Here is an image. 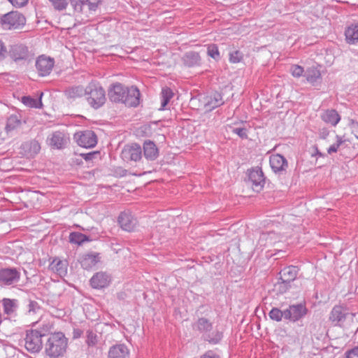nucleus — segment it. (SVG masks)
Wrapping results in <instances>:
<instances>
[{
	"label": "nucleus",
	"instance_id": "obj_1",
	"mask_svg": "<svg viewBox=\"0 0 358 358\" xmlns=\"http://www.w3.org/2000/svg\"><path fill=\"white\" fill-rule=\"evenodd\" d=\"M67 343L68 340L63 333L52 334L45 343V352L50 358H58L65 353Z\"/></svg>",
	"mask_w": 358,
	"mask_h": 358
},
{
	"label": "nucleus",
	"instance_id": "obj_2",
	"mask_svg": "<svg viewBox=\"0 0 358 358\" xmlns=\"http://www.w3.org/2000/svg\"><path fill=\"white\" fill-rule=\"evenodd\" d=\"M88 104L94 109H98L106 103V92L98 83L91 82L86 87L85 95Z\"/></svg>",
	"mask_w": 358,
	"mask_h": 358
},
{
	"label": "nucleus",
	"instance_id": "obj_3",
	"mask_svg": "<svg viewBox=\"0 0 358 358\" xmlns=\"http://www.w3.org/2000/svg\"><path fill=\"white\" fill-rule=\"evenodd\" d=\"M21 279L20 269L15 267L0 268V287H15Z\"/></svg>",
	"mask_w": 358,
	"mask_h": 358
},
{
	"label": "nucleus",
	"instance_id": "obj_4",
	"mask_svg": "<svg viewBox=\"0 0 358 358\" xmlns=\"http://www.w3.org/2000/svg\"><path fill=\"white\" fill-rule=\"evenodd\" d=\"M24 347L31 353L38 352L43 347L42 336L37 329L26 331Z\"/></svg>",
	"mask_w": 358,
	"mask_h": 358
},
{
	"label": "nucleus",
	"instance_id": "obj_5",
	"mask_svg": "<svg viewBox=\"0 0 358 358\" xmlns=\"http://www.w3.org/2000/svg\"><path fill=\"white\" fill-rule=\"evenodd\" d=\"M26 19L17 11H12L1 17V23L5 29H18L25 24Z\"/></svg>",
	"mask_w": 358,
	"mask_h": 358
},
{
	"label": "nucleus",
	"instance_id": "obj_6",
	"mask_svg": "<svg viewBox=\"0 0 358 358\" xmlns=\"http://www.w3.org/2000/svg\"><path fill=\"white\" fill-rule=\"evenodd\" d=\"M298 271L297 267L294 266H287L280 271L279 279L280 282L278 285L281 292H285L289 289L290 283L296 279Z\"/></svg>",
	"mask_w": 358,
	"mask_h": 358
},
{
	"label": "nucleus",
	"instance_id": "obj_7",
	"mask_svg": "<svg viewBox=\"0 0 358 358\" xmlns=\"http://www.w3.org/2000/svg\"><path fill=\"white\" fill-rule=\"evenodd\" d=\"M74 139L83 148H94L97 143V137L93 131L85 130L74 134Z\"/></svg>",
	"mask_w": 358,
	"mask_h": 358
},
{
	"label": "nucleus",
	"instance_id": "obj_8",
	"mask_svg": "<svg viewBox=\"0 0 358 358\" xmlns=\"http://www.w3.org/2000/svg\"><path fill=\"white\" fill-rule=\"evenodd\" d=\"M248 176L254 190L260 191L265 184V178L261 168L255 167L249 169Z\"/></svg>",
	"mask_w": 358,
	"mask_h": 358
},
{
	"label": "nucleus",
	"instance_id": "obj_9",
	"mask_svg": "<svg viewBox=\"0 0 358 358\" xmlns=\"http://www.w3.org/2000/svg\"><path fill=\"white\" fill-rule=\"evenodd\" d=\"M69 137L64 132L57 131L53 132L47 139L48 145L54 149H63L69 143Z\"/></svg>",
	"mask_w": 358,
	"mask_h": 358
},
{
	"label": "nucleus",
	"instance_id": "obj_10",
	"mask_svg": "<svg viewBox=\"0 0 358 358\" xmlns=\"http://www.w3.org/2000/svg\"><path fill=\"white\" fill-rule=\"evenodd\" d=\"M306 307L302 303L289 306L284 310L285 319L292 322H296L305 316L307 313Z\"/></svg>",
	"mask_w": 358,
	"mask_h": 358
},
{
	"label": "nucleus",
	"instance_id": "obj_11",
	"mask_svg": "<svg viewBox=\"0 0 358 358\" xmlns=\"http://www.w3.org/2000/svg\"><path fill=\"white\" fill-rule=\"evenodd\" d=\"M55 64V61L50 57L39 56L36 61V68L41 76H46L50 73Z\"/></svg>",
	"mask_w": 358,
	"mask_h": 358
},
{
	"label": "nucleus",
	"instance_id": "obj_12",
	"mask_svg": "<svg viewBox=\"0 0 358 358\" xmlns=\"http://www.w3.org/2000/svg\"><path fill=\"white\" fill-rule=\"evenodd\" d=\"M128 87L120 83L113 84L108 90V97L112 102L122 103Z\"/></svg>",
	"mask_w": 358,
	"mask_h": 358
},
{
	"label": "nucleus",
	"instance_id": "obj_13",
	"mask_svg": "<svg viewBox=\"0 0 358 358\" xmlns=\"http://www.w3.org/2000/svg\"><path fill=\"white\" fill-rule=\"evenodd\" d=\"M110 281V275L108 273L103 271L96 273L90 280L92 287L97 289L108 287Z\"/></svg>",
	"mask_w": 358,
	"mask_h": 358
},
{
	"label": "nucleus",
	"instance_id": "obj_14",
	"mask_svg": "<svg viewBox=\"0 0 358 358\" xmlns=\"http://www.w3.org/2000/svg\"><path fill=\"white\" fill-rule=\"evenodd\" d=\"M141 100V92L134 86L127 88L122 103L129 107H136L139 105Z\"/></svg>",
	"mask_w": 358,
	"mask_h": 358
},
{
	"label": "nucleus",
	"instance_id": "obj_15",
	"mask_svg": "<svg viewBox=\"0 0 358 358\" xmlns=\"http://www.w3.org/2000/svg\"><path fill=\"white\" fill-rule=\"evenodd\" d=\"M118 222L121 228L127 231H133L136 224L137 220L129 211H124L118 217Z\"/></svg>",
	"mask_w": 358,
	"mask_h": 358
},
{
	"label": "nucleus",
	"instance_id": "obj_16",
	"mask_svg": "<svg viewBox=\"0 0 358 358\" xmlns=\"http://www.w3.org/2000/svg\"><path fill=\"white\" fill-rule=\"evenodd\" d=\"M348 314V313L343 306H335L329 314V319L334 326L341 327L345 321Z\"/></svg>",
	"mask_w": 358,
	"mask_h": 358
},
{
	"label": "nucleus",
	"instance_id": "obj_17",
	"mask_svg": "<svg viewBox=\"0 0 358 358\" xmlns=\"http://www.w3.org/2000/svg\"><path fill=\"white\" fill-rule=\"evenodd\" d=\"M101 259L100 254L97 252H91L84 254L80 257L81 266L85 270H90L95 266Z\"/></svg>",
	"mask_w": 358,
	"mask_h": 358
},
{
	"label": "nucleus",
	"instance_id": "obj_18",
	"mask_svg": "<svg viewBox=\"0 0 358 358\" xmlns=\"http://www.w3.org/2000/svg\"><path fill=\"white\" fill-rule=\"evenodd\" d=\"M192 328L194 330L199 331L201 334L202 338L206 334L213 330V324L206 317H199L193 324Z\"/></svg>",
	"mask_w": 358,
	"mask_h": 358
},
{
	"label": "nucleus",
	"instance_id": "obj_19",
	"mask_svg": "<svg viewBox=\"0 0 358 358\" xmlns=\"http://www.w3.org/2000/svg\"><path fill=\"white\" fill-rule=\"evenodd\" d=\"M224 103L222 96L219 92H214L210 96H207L204 100V108L206 110H212Z\"/></svg>",
	"mask_w": 358,
	"mask_h": 358
},
{
	"label": "nucleus",
	"instance_id": "obj_20",
	"mask_svg": "<svg viewBox=\"0 0 358 358\" xmlns=\"http://www.w3.org/2000/svg\"><path fill=\"white\" fill-rule=\"evenodd\" d=\"M20 150V153L22 155L32 157L39 153L41 150V145L35 140L27 141L21 145Z\"/></svg>",
	"mask_w": 358,
	"mask_h": 358
},
{
	"label": "nucleus",
	"instance_id": "obj_21",
	"mask_svg": "<svg viewBox=\"0 0 358 358\" xmlns=\"http://www.w3.org/2000/svg\"><path fill=\"white\" fill-rule=\"evenodd\" d=\"M181 60L183 64L187 67L199 66L201 64L199 54L194 51H189L185 53Z\"/></svg>",
	"mask_w": 358,
	"mask_h": 358
},
{
	"label": "nucleus",
	"instance_id": "obj_22",
	"mask_svg": "<svg viewBox=\"0 0 358 358\" xmlns=\"http://www.w3.org/2000/svg\"><path fill=\"white\" fill-rule=\"evenodd\" d=\"M321 119L327 124L336 127L341 120V116L334 109L324 110L320 115Z\"/></svg>",
	"mask_w": 358,
	"mask_h": 358
},
{
	"label": "nucleus",
	"instance_id": "obj_23",
	"mask_svg": "<svg viewBox=\"0 0 358 358\" xmlns=\"http://www.w3.org/2000/svg\"><path fill=\"white\" fill-rule=\"evenodd\" d=\"M67 262L59 258H55L49 265V269L60 277L67 273Z\"/></svg>",
	"mask_w": 358,
	"mask_h": 358
},
{
	"label": "nucleus",
	"instance_id": "obj_24",
	"mask_svg": "<svg viewBox=\"0 0 358 358\" xmlns=\"http://www.w3.org/2000/svg\"><path fill=\"white\" fill-rule=\"evenodd\" d=\"M27 53V48L22 44L13 45L10 47L9 50L10 57L15 61L26 59Z\"/></svg>",
	"mask_w": 358,
	"mask_h": 358
},
{
	"label": "nucleus",
	"instance_id": "obj_25",
	"mask_svg": "<svg viewBox=\"0 0 358 358\" xmlns=\"http://www.w3.org/2000/svg\"><path fill=\"white\" fill-rule=\"evenodd\" d=\"M129 356V350L124 344L114 345L110 348L108 351V358H127Z\"/></svg>",
	"mask_w": 358,
	"mask_h": 358
},
{
	"label": "nucleus",
	"instance_id": "obj_26",
	"mask_svg": "<svg viewBox=\"0 0 358 358\" xmlns=\"http://www.w3.org/2000/svg\"><path fill=\"white\" fill-rule=\"evenodd\" d=\"M345 41L348 44H358V23L352 24L345 31Z\"/></svg>",
	"mask_w": 358,
	"mask_h": 358
},
{
	"label": "nucleus",
	"instance_id": "obj_27",
	"mask_svg": "<svg viewBox=\"0 0 358 358\" xmlns=\"http://www.w3.org/2000/svg\"><path fill=\"white\" fill-rule=\"evenodd\" d=\"M36 324H38V328L36 329L42 337L48 334L53 327L52 321L45 317H41Z\"/></svg>",
	"mask_w": 358,
	"mask_h": 358
},
{
	"label": "nucleus",
	"instance_id": "obj_28",
	"mask_svg": "<svg viewBox=\"0 0 358 358\" xmlns=\"http://www.w3.org/2000/svg\"><path fill=\"white\" fill-rule=\"evenodd\" d=\"M269 162L272 170L275 173L283 171L288 166L286 158H269Z\"/></svg>",
	"mask_w": 358,
	"mask_h": 358
},
{
	"label": "nucleus",
	"instance_id": "obj_29",
	"mask_svg": "<svg viewBox=\"0 0 358 358\" xmlns=\"http://www.w3.org/2000/svg\"><path fill=\"white\" fill-rule=\"evenodd\" d=\"M86 87L74 86L66 89L64 92L65 96L70 99H76L85 95Z\"/></svg>",
	"mask_w": 358,
	"mask_h": 358
},
{
	"label": "nucleus",
	"instance_id": "obj_30",
	"mask_svg": "<svg viewBox=\"0 0 358 358\" xmlns=\"http://www.w3.org/2000/svg\"><path fill=\"white\" fill-rule=\"evenodd\" d=\"M122 157H141V147L137 143L126 145L122 152Z\"/></svg>",
	"mask_w": 358,
	"mask_h": 358
},
{
	"label": "nucleus",
	"instance_id": "obj_31",
	"mask_svg": "<svg viewBox=\"0 0 358 358\" xmlns=\"http://www.w3.org/2000/svg\"><path fill=\"white\" fill-rule=\"evenodd\" d=\"M223 337V333L217 329L211 330L206 334L203 338V341L210 344L216 345L219 343Z\"/></svg>",
	"mask_w": 358,
	"mask_h": 358
},
{
	"label": "nucleus",
	"instance_id": "obj_32",
	"mask_svg": "<svg viewBox=\"0 0 358 358\" xmlns=\"http://www.w3.org/2000/svg\"><path fill=\"white\" fill-rule=\"evenodd\" d=\"M2 305L4 313L10 315L16 311L18 306V301L17 299L5 298L2 300Z\"/></svg>",
	"mask_w": 358,
	"mask_h": 358
},
{
	"label": "nucleus",
	"instance_id": "obj_33",
	"mask_svg": "<svg viewBox=\"0 0 358 358\" xmlns=\"http://www.w3.org/2000/svg\"><path fill=\"white\" fill-rule=\"evenodd\" d=\"M145 157H155L158 155V149L153 141H145L143 143Z\"/></svg>",
	"mask_w": 358,
	"mask_h": 358
},
{
	"label": "nucleus",
	"instance_id": "obj_34",
	"mask_svg": "<svg viewBox=\"0 0 358 358\" xmlns=\"http://www.w3.org/2000/svg\"><path fill=\"white\" fill-rule=\"evenodd\" d=\"M90 238L80 232H71L69 235V241L71 243L81 245L84 242L90 241Z\"/></svg>",
	"mask_w": 358,
	"mask_h": 358
},
{
	"label": "nucleus",
	"instance_id": "obj_35",
	"mask_svg": "<svg viewBox=\"0 0 358 358\" xmlns=\"http://www.w3.org/2000/svg\"><path fill=\"white\" fill-rule=\"evenodd\" d=\"M43 96V93L41 94V96L38 99H34L29 96H24L22 98V102L27 106L31 108H38L42 106L41 96Z\"/></svg>",
	"mask_w": 358,
	"mask_h": 358
},
{
	"label": "nucleus",
	"instance_id": "obj_36",
	"mask_svg": "<svg viewBox=\"0 0 358 358\" xmlns=\"http://www.w3.org/2000/svg\"><path fill=\"white\" fill-rule=\"evenodd\" d=\"M21 124V121L19 119L18 116L16 115H11L7 119V122L6 125V130L7 131H10L14 130L17 127H18Z\"/></svg>",
	"mask_w": 358,
	"mask_h": 358
},
{
	"label": "nucleus",
	"instance_id": "obj_37",
	"mask_svg": "<svg viewBox=\"0 0 358 358\" xmlns=\"http://www.w3.org/2000/svg\"><path fill=\"white\" fill-rule=\"evenodd\" d=\"M161 96H162L161 108H162V109H164V107L169 102L170 99L173 97V93L170 88L166 87V88L162 89Z\"/></svg>",
	"mask_w": 358,
	"mask_h": 358
},
{
	"label": "nucleus",
	"instance_id": "obj_38",
	"mask_svg": "<svg viewBox=\"0 0 358 358\" xmlns=\"http://www.w3.org/2000/svg\"><path fill=\"white\" fill-rule=\"evenodd\" d=\"M304 76L306 78L307 81L309 83H315L320 78V72L314 68L308 69Z\"/></svg>",
	"mask_w": 358,
	"mask_h": 358
},
{
	"label": "nucleus",
	"instance_id": "obj_39",
	"mask_svg": "<svg viewBox=\"0 0 358 358\" xmlns=\"http://www.w3.org/2000/svg\"><path fill=\"white\" fill-rule=\"evenodd\" d=\"M269 317L271 320L280 322L282 318L285 319V315L284 310L282 311L277 308H273L268 313Z\"/></svg>",
	"mask_w": 358,
	"mask_h": 358
},
{
	"label": "nucleus",
	"instance_id": "obj_40",
	"mask_svg": "<svg viewBox=\"0 0 358 358\" xmlns=\"http://www.w3.org/2000/svg\"><path fill=\"white\" fill-rule=\"evenodd\" d=\"M41 310V307L36 301L29 300L27 305V313L29 315H34Z\"/></svg>",
	"mask_w": 358,
	"mask_h": 358
},
{
	"label": "nucleus",
	"instance_id": "obj_41",
	"mask_svg": "<svg viewBox=\"0 0 358 358\" xmlns=\"http://www.w3.org/2000/svg\"><path fill=\"white\" fill-rule=\"evenodd\" d=\"M97 335L92 330L86 332V343L88 346H94L97 343Z\"/></svg>",
	"mask_w": 358,
	"mask_h": 358
},
{
	"label": "nucleus",
	"instance_id": "obj_42",
	"mask_svg": "<svg viewBox=\"0 0 358 358\" xmlns=\"http://www.w3.org/2000/svg\"><path fill=\"white\" fill-rule=\"evenodd\" d=\"M70 3L74 10L78 13H82L84 5L87 4V0H69Z\"/></svg>",
	"mask_w": 358,
	"mask_h": 358
},
{
	"label": "nucleus",
	"instance_id": "obj_43",
	"mask_svg": "<svg viewBox=\"0 0 358 358\" xmlns=\"http://www.w3.org/2000/svg\"><path fill=\"white\" fill-rule=\"evenodd\" d=\"M55 9L58 10H65L68 6L67 0H49Z\"/></svg>",
	"mask_w": 358,
	"mask_h": 358
},
{
	"label": "nucleus",
	"instance_id": "obj_44",
	"mask_svg": "<svg viewBox=\"0 0 358 358\" xmlns=\"http://www.w3.org/2000/svg\"><path fill=\"white\" fill-rule=\"evenodd\" d=\"M243 58V54L239 50H235L229 54V62L236 64L240 62Z\"/></svg>",
	"mask_w": 358,
	"mask_h": 358
},
{
	"label": "nucleus",
	"instance_id": "obj_45",
	"mask_svg": "<svg viewBox=\"0 0 358 358\" xmlns=\"http://www.w3.org/2000/svg\"><path fill=\"white\" fill-rule=\"evenodd\" d=\"M207 53L208 56L215 59H217L220 58V52L218 50V48L215 44H211L208 45Z\"/></svg>",
	"mask_w": 358,
	"mask_h": 358
},
{
	"label": "nucleus",
	"instance_id": "obj_46",
	"mask_svg": "<svg viewBox=\"0 0 358 358\" xmlns=\"http://www.w3.org/2000/svg\"><path fill=\"white\" fill-rule=\"evenodd\" d=\"M231 131L237 134L242 139L248 138V130L245 127H233Z\"/></svg>",
	"mask_w": 358,
	"mask_h": 358
},
{
	"label": "nucleus",
	"instance_id": "obj_47",
	"mask_svg": "<svg viewBox=\"0 0 358 358\" xmlns=\"http://www.w3.org/2000/svg\"><path fill=\"white\" fill-rule=\"evenodd\" d=\"M290 72L294 77L299 78L303 75L304 70L301 66L292 65L290 68Z\"/></svg>",
	"mask_w": 358,
	"mask_h": 358
},
{
	"label": "nucleus",
	"instance_id": "obj_48",
	"mask_svg": "<svg viewBox=\"0 0 358 358\" xmlns=\"http://www.w3.org/2000/svg\"><path fill=\"white\" fill-rule=\"evenodd\" d=\"M337 141L336 143L331 145L327 150L328 154L331 155L333 152H336L341 144L343 143V141L341 137L336 136Z\"/></svg>",
	"mask_w": 358,
	"mask_h": 358
},
{
	"label": "nucleus",
	"instance_id": "obj_49",
	"mask_svg": "<svg viewBox=\"0 0 358 358\" xmlns=\"http://www.w3.org/2000/svg\"><path fill=\"white\" fill-rule=\"evenodd\" d=\"M344 355L345 358H358V346L346 350Z\"/></svg>",
	"mask_w": 358,
	"mask_h": 358
},
{
	"label": "nucleus",
	"instance_id": "obj_50",
	"mask_svg": "<svg viewBox=\"0 0 358 358\" xmlns=\"http://www.w3.org/2000/svg\"><path fill=\"white\" fill-rule=\"evenodd\" d=\"M101 2V0H87V3L88 5L89 10L95 11Z\"/></svg>",
	"mask_w": 358,
	"mask_h": 358
},
{
	"label": "nucleus",
	"instance_id": "obj_51",
	"mask_svg": "<svg viewBox=\"0 0 358 358\" xmlns=\"http://www.w3.org/2000/svg\"><path fill=\"white\" fill-rule=\"evenodd\" d=\"M13 6L21 8L26 6L29 0H8Z\"/></svg>",
	"mask_w": 358,
	"mask_h": 358
},
{
	"label": "nucleus",
	"instance_id": "obj_52",
	"mask_svg": "<svg viewBox=\"0 0 358 358\" xmlns=\"http://www.w3.org/2000/svg\"><path fill=\"white\" fill-rule=\"evenodd\" d=\"M7 54V49L4 45V43L0 40V61L5 59Z\"/></svg>",
	"mask_w": 358,
	"mask_h": 358
},
{
	"label": "nucleus",
	"instance_id": "obj_53",
	"mask_svg": "<svg viewBox=\"0 0 358 358\" xmlns=\"http://www.w3.org/2000/svg\"><path fill=\"white\" fill-rule=\"evenodd\" d=\"M200 358H220L218 355L214 352L213 350H208Z\"/></svg>",
	"mask_w": 358,
	"mask_h": 358
},
{
	"label": "nucleus",
	"instance_id": "obj_54",
	"mask_svg": "<svg viewBox=\"0 0 358 358\" xmlns=\"http://www.w3.org/2000/svg\"><path fill=\"white\" fill-rule=\"evenodd\" d=\"M329 134V130L327 128H322L320 129L319 136L321 138L325 139Z\"/></svg>",
	"mask_w": 358,
	"mask_h": 358
},
{
	"label": "nucleus",
	"instance_id": "obj_55",
	"mask_svg": "<svg viewBox=\"0 0 358 358\" xmlns=\"http://www.w3.org/2000/svg\"><path fill=\"white\" fill-rule=\"evenodd\" d=\"M311 157H322V154L318 150L317 147L316 145L312 146Z\"/></svg>",
	"mask_w": 358,
	"mask_h": 358
},
{
	"label": "nucleus",
	"instance_id": "obj_56",
	"mask_svg": "<svg viewBox=\"0 0 358 358\" xmlns=\"http://www.w3.org/2000/svg\"><path fill=\"white\" fill-rule=\"evenodd\" d=\"M83 332L80 329H74L73 331V338H80L82 335Z\"/></svg>",
	"mask_w": 358,
	"mask_h": 358
},
{
	"label": "nucleus",
	"instance_id": "obj_57",
	"mask_svg": "<svg viewBox=\"0 0 358 358\" xmlns=\"http://www.w3.org/2000/svg\"><path fill=\"white\" fill-rule=\"evenodd\" d=\"M96 152H87V153H80V157H92L94 154H95Z\"/></svg>",
	"mask_w": 358,
	"mask_h": 358
},
{
	"label": "nucleus",
	"instance_id": "obj_58",
	"mask_svg": "<svg viewBox=\"0 0 358 358\" xmlns=\"http://www.w3.org/2000/svg\"><path fill=\"white\" fill-rule=\"evenodd\" d=\"M275 157H283V156H282V155H281L280 154H277V155H275Z\"/></svg>",
	"mask_w": 358,
	"mask_h": 358
},
{
	"label": "nucleus",
	"instance_id": "obj_59",
	"mask_svg": "<svg viewBox=\"0 0 358 358\" xmlns=\"http://www.w3.org/2000/svg\"><path fill=\"white\" fill-rule=\"evenodd\" d=\"M131 159H134L136 162L137 161V159H140L141 158H131Z\"/></svg>",
	"mask_w": 358,
	"mask_h": 358
},
{
	"label": "nucleus",
	"instance_id": "obj_60",
	"mask_svg": "<svg viewBox=\"0 0 358 358\" xmlns=\"http://www.w3.org/2000/svg\"><path fill=\"white\" fill-rule=\"evenodd\" d=\"M85 159H91L92 158H87V157H85Z\"/></svg>",
	"mask_w": 358,
	"mask_h": 358
},
{
	"label": "nucleus",
	"instance_id": "obj_61",
	"mask_svg": "<svg viewBox=\"0 0 358 358\" xmlns=\"http://www.w3.org/2000/svg\"><path fill=\"white\" fill-rule=\"evenodd\" d=\"M357 138H358V137H357Z\"/></svg>",
	"mask_w": 358,
	"mask_h": 358
}]
</instances>
